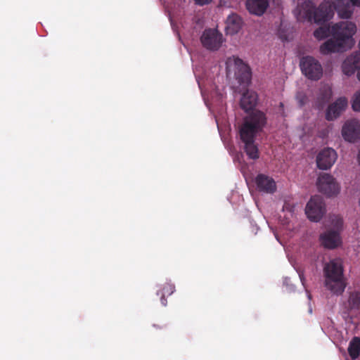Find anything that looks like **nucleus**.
Instances as JSON below:
<instances>
[{
  "label": "nucleus",
  "instance_id": "f257e3e1",
  "mask_svg": "<svg viewBox=\"0 0 360 360\" xmlns=\"http://www.w3.org/2000/svg\"><path fill=\"white\" fill-rule=\"evenodd\" d=\"M356 32V26L351 21H341L331 27L321 26L314 32V37L319 41L326 39L329 35L332 38L323 43L319 48L322 55L344 52L351 49L355 41L353 38Z\"/></svg>",
  "mask_w": 360,
  "mask_h": 360
},
{
  "label": "nucleus",
  "instance_id": "f03ea898",
  "mask_svg": "<svg viewBox=\"0 0 360 360\" xmlns=\"http://www.w3.org/2000/svg\"><path fill=\"white\" fill-rule=\"evenodd\" d=\"M266 124V117L262 112L254 111L243 120L240 128V137L244 144V150L250 159L259 158L257 145L255 142L257 135Z\"/></svg>",
  "mask_w": 360,
  "mask_h": 360
},
{
  "label": "nucleus",
  "instance_id": "7ed1b4c3",
  "mask_svg": "<svg viewBox=\"0 0 360 360\" xmlns=\"http://www.w3.org/2000/svg\"><path fill=\"white\" fill-rule=\"evenodd\" d=\"M338 2H345L343 0H335V5L330 1H323L318 8L310 1H305L298 6L295 14L298 20H314L316 23L325 22L333 15V10Z\"/></svg>",
  "mask_w": 360,
  "mask_h": 360
},
{
  "label": "nucleus",
  "instance_id": "20e7f679",
  "mask_svg": "<svg viewBox=\"0 0 360 360\" xmlns=\"http://www.w3.org/2000/svg\"><path fill=\"white\" fill-rule=\"evenodd\" d=\"M323 275L326 288L333 295H342L347 287L342 259L335 258L326 263Z\"/></svg>",
  "mask_w": 360,
  "mask_h": 360
},
{
  "label": "nucleus",
  "instance_id": "39448f33",
  "mask_svg": "<svg viewBox=\"0 0 360 360\" xmlns=\"http://www.w3.org/2000/svg\"><path fill=\"white\" fill-rule=\"evenodd\" d=\"M227 77L237 81L239 86L246 87L250 82L251 72L247 64L241 59L231 56L225 60Z\"/></svg>",
  "mask_w": 360,
  "mask_h": 360
},
{
  "label": "nucleus",
  "instance_id": "423d86ee",
  "mask_svg": "<svg viewBox=\"0 0 360 360\" xmlns=\"http://www.w3.org/2000/svg\"><path fill=\"white\" fill-rule=\"evenodd\" d=\"M330 223V226L320 235V241L326 248L334 249L342 243L340 232L342 229V219L339 216H333Z\"/></svg>",
  "mask_w": 360,
  "mask_h": 360
},
{
  "label": "nucleus",
  "instance_id": "0eeeda50",
  "mask_svg": "<svg viewBox=\"0 0 360 360\" xmlns=\"http://www.w3.org/2000/svg\"><path fill=\"white\" fill-rule=\"evenodd\" d=\"M202 46L210 51H217L222 46L224 39L223 34L215 29H206L200 36Z\"/></svg>",
  "mask_w": 360,
  "mask_h": 360
},
{
  "label": "nucleus",
  "instance_id": "6e6552de",
  "mask_svg": "<svg viewBox=\"0 0 360 360\" xmlns=\"http://www.w3.org/2000/svg\"><path fill=\"white\" fill-rule=\"evenodd\" d=\"M300 68L302 73L312 80L319 79L323 75L321 63L312 56L303 57L300 60Z\"/></svg>",
  "mask_w": 360,
  "mask_h": 360
},
{
  "label": "nucleus",
  "instance_id": "1a4fd4ad",
  "mask_svg": "<svg viewBox=\"0 0 360 360\" xmlns=\"http://www.w3.org/2000/svg\"><path fill=\"white\" fill-rule=\"evenodd\" d=\"M316 184L319 191L328 197L336 196L340 192V185L329 174H323L319 176Z\"/></svg>",
  "mask_w": 360,
  "mask_h": 360
},
{
  "label": "nucleus",
  "instance_id": "9d476101",
  "mask_svg": "<svg viewBox=\"0 0 360 360\" xmlns=\"http://www.w3.org/2000/svg\"><path fill=\"white\" fill-rule=\"evenodd\" d=\"M325 204L322 197L314 195L311 198L305 207V213L309 220L319 221L325 213Z\"/></svg>",
  "mask_w": 360,
  "mask_h": 360
},
{
  "label": "nucleus",
  "instance_id": "9b49d317",
  "mask_svg": "<svg viewBox=\"0 0 360 360\" xmlns=\"http://www.w3.org/2000/svg\"><path fill=\"white\" fill-rule=\"evenodd\" d=\"M337 153L331 148H326L321 150L316 157L317 167L322 170L330 169L335 162Z\"/></svg>",
  "mask_w": 360,
  "mask_h": 360
},
{
  "label": "nucleus",
  "instance_id": "f8f14e48",
  "mask_svg": "<svg viewBox=\"0 0 360 360\" xmlns=\"http://www.w3.org/2000/svg\"><path fill=\"white\" fill-rule=\"evenodd\" d=\"M347 99L345 97H340L328 105L326 112L327 120L332 121L337 119L347 106Z\"/></svg>",
  "mask_w": 360,
  "mask_h": 360
},
{
  "label": "nucleus",
  "instance_id": "ddd939ff",
  "mask_svg": "<svg viewBox=\"0 0 360 360\" xmlns=\"http://www.w3.org/2000/svg\"><path fill=\"white\" fill-rule=\"evenodd\" d=\"M360 133V123L356 120L347 121L342 127V135L344 139L349 142H354Z\"/></svg>",
  "mask_w": 360,
  "mask_h": 360
},
{
  "label": "nucleus",
  "instance_id": "4468645a",
  "mask_svg": "<svg viewBox=\"0 0 360 360\" xmlns=\"http://www.w3.org/2000/svg\"><path fill=\"white\" fill-rule=\"evenodd\" d=\"M354 7L360 8V0H349V2H338L335 10L340 18L349 19L354 11Z\"/></svg>",
  "mask_w": 360,
  "mask_h": 360
},
{
  "label": "nucleus",
  "instance_id": "2eb2a0df",
  "mask_svg": "<svg viewBox=\"0 0 360 360\" xmlns=\"http://www.w3.org/2000/svg\"><path fill=\"white\" fill-rule=\"evenodd\" d=\"M360 68V51H356L346 58L343 61L342 69L346 75H352L356 70Z\"/></svg>",
  "mask_w": 360,
  "mask_h": 360
},
{
  "label": "nucleus",
  "instance_id": "dca6fc26",
  "mask_svg": "<svg viewBox=\"0 0 360 360\" xmlns=\"http://www.w3.org/2000/svg\"><path fill=\"white\" fill-rule=\"evenodd\" d=\"M258 96L255 91L252 90H246L242 95L240 105L242 109L248 112L252 110L257 103Z\"/></svg>",
  "mask_w": 360,
  "mask_h": 360
},
{
  "label": "nucleus",
  "instance_id": "f3484780",
  "mask_svg": "<svg viewBox=\"0 0 360 360\" xmlns=\"http://www.w3.org/2000/svg\"><path fill=\"white\" fill-rule=\"evenodd\" d=\"M256 184L259 191L266 193H272L276 188L274 180L264 174H259L257 176Z\"/></svg>",
  "mask_w": 360,
  "mask_h": 360
},
{
  "label": "nucleus",
  "instance_id": "a211bd4d",
  "mask_svg": "<svg viewBox=\"0 0 360 360\" xmlns=\"http://www.w3.org/2000/svg\"><path fill=\"white\" fill-rule=\"evenodd\" d=\"M268 6L267 0H247L246 1V7L249 12L258 16L263 15Z\"/></svg>",
  "mask_w": 360,
  "mask_h": 360
},
{
  "label": "nucleus",
  "instance_id": "6ab92c4d",
  "mask_svg": "<svg viewBox=\"0 0 360 360\" xmlns=\"http://www.w3.org/2000/svg\"><path fill=\"white\" fill-rule=\"evenodd\" d=\"M242 19L236 13L230 14L226 21V29L229 34H235L239 32L242 27Z\"/></svg>",
  "mask_w": 360,
  "mask_h": 360
},
{
  "label": "nucleus",
  "instance_id": "aec40b11",
  "mask_svg": "<svg viewBox=\"0 0 360 360\" xmlns=\"http://www.w3.org/2000/svg\"><path fill=\"white\" fill-rule=\"evenodd\" d=\"M331 96V87L328 84H323L319 90L316 101L319 108H322L330 99Z\"/></svg>",
  "mask_w": 360,
  "mask_h": 360
},
{
  "label": "nucleus",
  "instance_id": "412c9836",
  "mask_svg": "<svg viewBox=\"0 0 360 360\" xmlns=\"http://www.w3.org/2000/svg\"><path fill=\"white\" fill-rule=\"evenodd\" d=\"M197 81L199 88L201 89V94L203 97L204 101L206 105L211 110L212 108H214L215 105H218V103H219L221 101L223 94L221 92H219L218 89L215 90L214 92L212 93V101L210 103L205 96V92L202 89L201 82L199 79H197Z\"/></svg>",
  "mask_w": 360,
  "mask_h": 360
},
{
  "label": "nucleus",
  "instance_id": "4be33fe9",
  "mask_svg": "<svg viewBox=\"0 0 360 360\" xmlns=\"http://www.w3.org/2000/svg\"><path fill=\"white\" fill-rule=\"evenodd\" d=\"M345 307L348 310L360 309V291L352 290L349 292V297Z\"/></svg>",
  "mask_w": 360,
  "mask_h": 360
},
{
  "label": "nucleus",
  "instance_id": "5701e85b",
  "mask_svg": "<svg viewBox=\"0 0 360 360\" xmlns=\"http://www.w3.org/2000/svg\"><path fill=\"white\" fill-rule=\"evenodd\" d=\"M348 353L352 360L358 359L360 354V338H353L349 343Z\"/></svg>",
  "mask_w": 360,
  "mask_h": 360
},
{
  "label": "nucleus",
  "instance_id": "b1692460",
  "mask_svg": "<svg viewBox=\"0 0 360 360\" xmlns=\"http://www.w3.org/2000/svg\"><path fill=\"white\" fill-rule=\"evenodd\" d=\"M233 161L238 162L240 167V170L244 172L246 165L244 162V157L242 153H237L233 156Z\"/></svg>",
  "mask_w": 360,
  "mask_h": 360
},
{
  "label": "nucleus",
  "instance_id": "393cba45",
  "mask_svg": "<svg viewBox=\"0 0 360 360\" xmlns=\"http://www.w3.org/2000/svg\"><path fill=\"white\" fill-rule=\"evenodd\" d=\"M352 108L355 111H360V91L355 94L352 103Z\"/></svg>",
  "mask_w": 360,
  "mask_h": 360
},
{
  "label": "nucleus",
  "instance_id": "a878e982",
  "mask_svg": "<svg viewBox=\"0 0 360 360\" xmlns=\"http://www.w3.org/2000/svg\"><path fill=\"white\" fill-rule=\"evenodd\" d=\"M296 99L300 106L304 105L307 101V98L303 92H298L296 95Z\"/></svg>",
  "mask_w": 360,
  "mask_h": 360
},
{
  "label": "nucleus",
  "instance_id": "bb28decb",
  "mask_svg": "<svg viewBox=\"0 0 360 360\" xmlns=\"http://www.w3.org/2000/svg\"><path fill=\"white\" fill-rule=\"evenodd\" d=\"M175 290V287L172 283H167L165 287L163 288V292L162 295H164V296L167 294L168 295H172L174 291Z\"/></svg>",
  "mask_w": 360,
  "mask_h": 360
},
{
  "label": "nucleus",
  "instance_id": "cd10ccee",
  "mask_svg": "<svg viewBox=\"0 0 360 360\" xmlns=\"http://www.w3.org/2000/svg\"><path fill=\"white\" fill-rule=\"evenodd\" d=\"M195 4L198 6H202L210 4L212 0H193Z\"/></svg>",
  "mask_w": 360,
  "mask_h": 360
},
{
  "label": "nucleus",
  "instance_id": "c85d7f7f",
  "mask_svg": "<svg viewBox=\"0 0 360 360\" xmlns=\"http://www.w3.org/2000/svg\"><path fill=\"white\" fill-rule=\"evenodd\" d=\"M283 209V210L289 211L290 213H292L293 212L292 207H291V205L289 203H285Z\"/></svg>",
  "mask_w": 360,
  "mask_h": 360
},
{
  "label": "nucleus",
  "instance_id": "c756f323",
  "mask_svg": "<svg viewBox=\"0 0 360 360\" xmlns=\"http://www.w3.org/2000/svg\"><path fill=\"white\" fill-rule=\"evenodd\" d=\"M298 275H299L301 283H302L303 286L304 287L305 280H304L303 274L302 272L298 271Z\"/></svg>",
  "mask_w": 360,
  "mask_h": 360
},
{
  "label": "nucleus",
  "instance_id": "7c9ffc66",
  "mask_svg": "<svg viewBox=\"0 0 360 360\" xmlns=\"http://www.w3.org/2000/svg\"><path fill=\"white\" fill-rule=\"evenodd\" d=\"M161 303H162V304L163 306H166V305H167V300H165L164 295H162V297H161Z\"/></svg>",
  "mask_w": 360,
  "mask_h": 360
},
{
  "label": "nucleus",
  "instance_id": "2f4dec72",
  "mask_svg": "<svg viewBox=\"0 0 360 360\" xmlns=\"http://www.w3.org/2000/svg\"><path fill=\"white\" fill-rule=\"evenodd\" d=\"M283 284L288 288L290 285V278H285L283 281Z\"/></svg>",
  "mask_w": 360,
  "mask_h": 360
},
{
  "label": "nucleus",
  "instance_id": "473e14b6",
  "mask_svg": "<svg viewBox=\"0 0 360 360\" xmlns=\"http://www.w3.org/2000/svg\"><path fill=\"white\" fill-rule=\"evenodd\" d=\"M357 77H358V79L360 81V68L357 72Z\"/></svg>",
  "mask_w": 360,
  "mask_h": 360
},
{
  "label": "nucleus",
  "instance_id": "72a5a7b5",
  "mask_svg": "<svg viewBox=\"0 0 360 360\" xmlns=\"http://www.w3.org/2000/svg\"><path fill=\"white\" fill-rule=\"evenodd\" d=\"M358 161H359V163L360 165V149H359V154H358Z\"/></svg>",
  "mask_w": 360,
  "mask_h": 360
},
{
  "label": "nucleus",
  "instance_id": "f704fd0d",
  "mask_svg": "<svg viewBox=\"0 0 360 360\" xmlns=\"http://www.w3.org/2000/svg\"><path fill=\"white\" fill-rule=\"evenodd\" d=\"M216 122H217V127H218V128H219V120H218V118H217V117H216Z\"/></svg>",
  "mask_w": 360,
  "mask_h": 360
},
{
  "label": "nucleus",
  "instance_id": "c9c22d12",
  "mask_svg": "<svg viewBox=\"0 0 360 360\" xmlns=\"http://www.w3.org/2000/svg\"><path fill=\"white\" fill-rule=\"evenodd\" d=\"M307 297L310 300L311 299V295L307 291Z\"/></svg>",
  "mask_w": 360,
  "mask_h": 360
},
{
  "label": "nucleus",
  "instance_id": "e433bc0d",
  "mask_svg": "<svg viewBox=\"0 0 360 360\" xmlns=\"http://www.w3.org/2000/svg\"><path fill=\"white\" fill-rule=\"evenodd\" d=\"M288 290L289 291H292V290H293V288H291V287H290V288H288Z\"/></svg>",
  "mask_w": 360,
  "mask_h": 360
},
{
  "label": "nucleus",
  "instance_id": "4c0bfd02",
  "mask_svg": "<svg viewBox=\"0 0 360 360\" xmlns=\"http://www.w3.org/2000/svg\"><path fill=\"white\" fill-rule=\"evenodd\" d=\"M309 312L310 314H311V313H312V309H311V308H309Z\"/></svg>",
  "mask_w": 360,
  "mask_h": 360
}]
</instances>
